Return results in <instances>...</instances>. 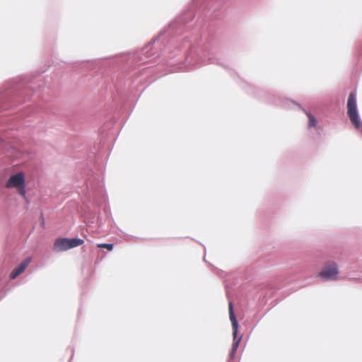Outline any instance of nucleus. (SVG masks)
<instances>
[{"mask_svg": "<svg viewBox=\"0 0 362 362\" xmlns=\"http://www.w3.org/2000/svg\"><path fill=\"white\" fill-rule=\"evenodd\" d=\"M347 114L356 129L362 133V122L357 108V93L356 90L350 93L347 102Z\"/></svg>", "mask_w": 362, "mask_h": 362, "instance_id": "1", "label": "nucleus"}, {"mask_svg": "<svg viewBox=\"0 0 362 362\" xmlns=\"http://www.w3.org/2000/svg\"><path fill=\"white\" fill-rule=\"evenodd\" d=\"M228 308H229V317H230V320L232 323L233 337V342L232 344V348H231V350L230 352L229 359L228 361V362H230V361L233 360V358H235L237 349L239 346L240 342L242 339V336H240V337H238V329L239 325H238V320L235 315L234 309H233V303L232 301L229 302Z\"/></svg>", "mask_w": 362, "mask_h": 362, "instance_id": "2", "label": "nucleus"}, {"mask_svg": "<svg viewBox=\"0 0 362 362\" xmlns=\"http://www.w3.org/2000/svg\"><path fill=\"white\" fill-rule=\"evenodd\" d=\"M83 243L84 240L79 238H58L54 243L53 250L57 252L66 251Z\"/></svg>", "mask_w": 362, "mask_h": 362, "instance_id": "3", "label": "nucleus"}, {"mask_svg": "<svg viewBox=\"0 0 362 362\" xmlns=\"http://www.w3.org/2000/svg\"><path fill=\"white\" fill-rule=\"evenodd\" d=\"M338 274L337 264L334 262H331L325 266L322 270L319 273V276L323 281H329L336 279Z\"/></svg>", "mask_w": 362, "mask_h": 362, "instance_id": "4", "label": "nucleus"}, {"mask_svg": "<svg viewBox=\"0 0 362 362\" xmlns=\"http://www.w3.org/2000/svg\"><path fill=\"white\" fill-rule=\"evenodd\" d=\"M25 184V175L23 172L12 175L6 183V188L19 187Z\"/></svg>", "mask_w": 362, "mask_h": 362, "instance_id": "5", "label": "nucleus"}, {"mask_svg": "<svg viewBox=\"0 0 362 362\" xmlns=\"http://www.w3.org/2000/svg\"><path fill=\"white\" fill-rule=\"evenodd\" d=\"M30 262V258L28 257L23 260V262L20 264L19 266L16 267L11 273L10 278L11 279H16L18 276H19L21 273H23L25 269L27 268L28 264Z\"/></svg>", "mask_w": 362, "mask_h": 362, "instance_id": "6", "label": "nucleus"}, {"mask_svg": "<svg viewBox=\"0 0 362 362\" xmlns=\"http://www.w3.org/2000/svg\"><path fill=\"white\" fill-rule=\"evenodd\" d=\"M279 105L286 109L292 108L296 106L299 108H301L300 105L298 103L289 99H284L282 101L280 102Z\"/></svg>", "mask_w": 362, "mask_h": 362, "instance_id": "7", "label": "nucleus"}, {"mask_svg": "<svg viewBox=\"0 0 362 362\" xmlns=\"http://www.w3.org/2000/svg\"><path fill=\"white\" fill-rule=\"evenodd\" d=\"M305 113L309 119V124H308V127L310 128V127H315L317 124V121L315 118V117L310 112H307L305 111Z\"/></svg>", "mask_w": 362, "mask_h": 362, "instance_id": "8", "label": "nucleus"}, {"mask_svg": "<svg viewBox=\"0 0 362 362\" xmlns=\"http://www.w3.org/2000/svg\"><path fill=\"white\" fill-rule=\"evenodd\" d=\"M98 247L100 248H107L108 250L111 251L114 247V244L112 243H101L98 245Z\"/></svg>", "mask_w": 362, "mask_h": 362, "instance_id": "9", "label": "nucleus"}, {"mask_svg": "<svg viewBox=\"0 0 362 362\" xmlns=\"http://www.w3.org/2000/svg\"><path fill=\"white\" fill-rule=\"evenodd\" d=\"M19 193L23 197H25L26 192H25V184L23 186L18 187Z\"/></svg>", "mask_w": 362, "mask_h": 362, "instance_id": "10", "label": "nucleus"}, {"mask_svg": "<svg viewBox=\"0 0 362 362\" xmlns=\"http://www.w3.org/2000/svg\"><path fill=\"white\" fill-rule=\"evenodd\" d=\"M205 64H218V61L216 58L209 57L207 61L204 62Z\"/></svg>", "mask_w": 362, "mask_h": 362, "instance_id": "11", "label": "nucleus"}, {"mask_svg": "<svg viewBox=\"0 0 362 362\" xmlns=\"http://www.w3.org/2000/svg\"><path fill=\"white\" fill-rule=\"evenodd\" d=\"M188 45H189V41H188V40L185 39V40H184V42H183V43H182V47H187Z\"/></svg>", "mask_w": 362, "mask_h": 362, "instance_id": "12", "label": "nucleus"}, {"mask_svg": "<svg viewBox=\"0 0 362 362\" xmlns=\"http://www.w3.org/2000/svg\"><path fill=\"white\" fill-rule=\"evenodd\" d=\"M163 35V33H160L158 35V37H156V38H154V39L153 40V41H152V43H151V44H152V45H153V44H154V43H155V42H156V41L157 40V39L158 38V37H159L160 35Z\"/></svg>", "mask_w": 362, "mask_h": 362, "instance_id": "13", "label": "nucleus"}, {"mask_svg": "<svg viewBox=\"0 0 362 362\" xmlns=\"http://www.w3.org/2000/svg\"><path fill=\"white\" fill-rule=\"evenodd\" d=\"M42 218H43V215H41ZM42 224L44 225V219H42Z\"/></svg>", "mask_w": 362, "mask_h": 362, "instance_id": "14", "label": "nucleus"}]
</instances>
